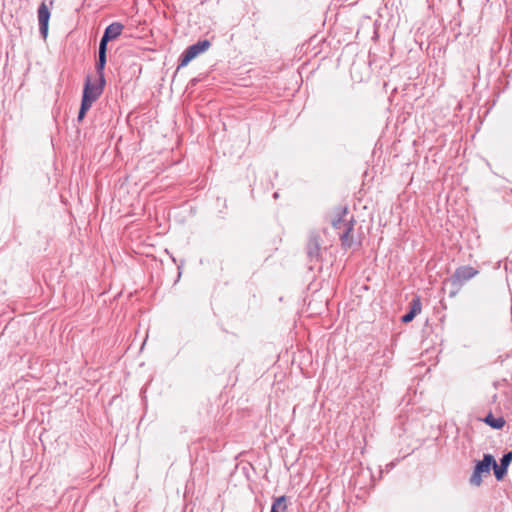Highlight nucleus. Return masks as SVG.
I'll return each instance as SVG.
<instances>
[{"label":"nucleus","mask_w":512,"mask_h":512,"mask_svg":"<svg viewBox=\"0 0 512 512\" xmlns=\"http://www.w3.org/2000/svg\"><path fill=\"white\" fill-rule=\"evenodd\" d=\"M50 6L46 2H42L38 7V21H39V30L43 38L45 39L48 34V23L50 19Z\"/></svg>","instance_id":"nucleus-8"},{"label":"nucleus","mask_w":512,"mask_h":512,"mask_svg":"<svg viewBox=\"0 0 512 512\" xmlns=\"http://www.w3.org/2000/svg\"><path fill=\"white\" fill-rule=\"evenodd\" d=\"M104 70H97V73L99 74V82L98 83H91L90 78L87 77L84 89H83V96L81 101L80 110L78 113V121L81 122L87 111L91 108L92 104L100 97V95L103 92L104 85H105V78H104Z\"/></svg>","instance_id":"nucleus-2"},{"label":"nucleus","mask_w":512,"mask_h":512,"mask_svg":"<svg viewBox=\"0 0 512 512\" xmlns=\"http://www.w3.org/2000/svg\"><path fill=\"white\" fill-rule=\"evenodd\" d=\"M124 29V25L120 22H113L108 25L99 43L98 61L96 70H104L106 65L107 44L111 40L118 38Z\"/></svg>","instance_id":"nucleus-3"},{"label":"nucleus","mask_w":512,"mask_h":512,"mask_svg":"<svg viewBox=\"0 0 512 512\" xmlns=\"http://www.w3.org/2000/svg\"><path fill=\"white\" fill-rule=\"evenodd\" d=\"M422 309L421 300L419 297H415L410 302L409 312L402 316L401 320L403 323L411 322Z\"/></svg>","instance_id":"nucleus-10"},{"label":"nucleus","mask_w":512,"mask_h":512,"mask_svg":"<svg viewBox=\"0 0 512 512\" xmlns=\"http://www.w3.org/2000/svg\"><path fill=\"white\" fill-rule=\"evenodd\" d=\"M493 464H495L494 457L491 454H484L483 459L475 465L473 474L470 477V484L476 487L480 486L482 484V477L490 474Z\"/></svg>","instance_id":"nucleus-5"},{"label":"nucleus","mask_w":512,"mask_h":512,"mask_svg":"<svg viewBox=\"0 0 512 512\" xmlns=\"http://www.w3.org/2000/svg\"><path fill=\"white\" fill-rule=\"evenodd\" d=\"M511 461H512V452L505 453L502 456V458L500 459L499 465L495 461V464H493V470H494V475L497 480H502L503 477L506 475L507 468H508L509 464L511 463Z\"/></svg>","instance_id":"nucleus-9"},{"label":"nucleus","mask_w":512,"mask_h":512,"mask_svg":"<svg viewBox=\"0 0 512 512\" xmlns=\"http://www.w3.org/2000/svg\"><path fill=\"white\" fill-rule=\"evenodd\" d=\"M479 271L471 266L465 265L458 267L453 275L447 280L450 284V296H455L461 289V287L475 277Z\"/></svg>","instance_id":"nucleus-4"},{"label":"nucleus","mask_w":512,"mask_h":512,"mask_svg":"<svg viewBox=\"0 0 512 512\" xmlns=\"http://www.w3.org/2000/svg\"><path fill=\"white\" fill-rule=\"evenodd\" d=\"M484 421L495 429H501L505 425V420L502 417L495 418L492 414L487 415Z\"/></svg>","instance_id":"nucleus-11"},{"label":"nucleus","mask_w":512,"mask_h":512,"mask_svg":"<svg viewBox=\"0 0 512 512\" xmlns=\"http://www.w3.org/2000/svg\"><path fill=\"white\" fill-rule=\"evenodd\" d=\"M48 6H50V7H52V6H53V0H50V1H49Z\"/></svg>","instance_id":"nucleus-13"},{"label":"nucleus","mask_w":512,"mask_h":512,"mask_svg":"<svg viewBox=\"0 0 512 512\" xmlns=\"http://www.w3.org/2000/svg\"><path fill=\"white\" fill-rule=\"evenodd\" d=\"M270 512H279V511H275L274 509H271V511H270Z\"/></svg>","instance_id":"nucleus-14"},{"label":"nucleus","mask_w":512,"mask_h":512,"mask_svg":"<svg viewBox=\"0 0 512 512\" xmlns=\"http://www.w3.org/2000/svg\"><path fill=\"white\" fill-rule=\"evenodd\" d=\"M211 46L209 40L198 41L197 43L189 46L180 56L179 67L186 66L191 60L197 57L200 53L207 51Z\"/></svg>","instance_id":"nucleus-6"},{"label":"nucleus","mask_w":512,"mask_h":512,"mask_svg":"<svg viewBox=\"0 0 512 512\" xmlns=\"http://www.w3.org/2000/svg\"><path fill=\"white\" fill-rule=\"evenodd\" d=\"M321 236L317 231H312L309 234L308 243L306 247L307 256L310 262H319L321 259Z\"/></svg>","instance_id":"nucleus-7"},{"label":"nucleus","mask_w":512,"mask_h":512,"mask_svg":"<svg viewBox=\"0 0 512 512\" xmlns=\"http://www.w3.org/2000/svg\"><path fill=\"white\" fill-rule=\"evenodd\" d=\"M356 224L354 214L347 206H340L334 210L331 225L339 237L342 249L349 250L361 245L355 234Z\"/></svg>","instance_id":"nucleus-1"},{"label":"nucleus","mask_w":512,"mask_h":512,"mask_svg":"<svg viewBox=\"0 0 512 512\" xmlns=\"http://www.w3.org/2000/svg\"><path fill=\"white\" fill-rule=\"evenodd\" d=\"M279 507H281L283 512H285V510L287 509L286 496L277 497L273 501L271 509H274L275 511H278Z\"/></svg>","instance_id":"nucleus-12"}]
</instances>
